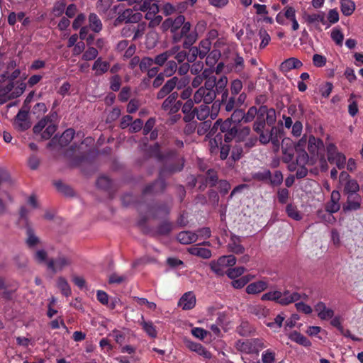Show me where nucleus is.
Listing matches in <instances>:
<instances>
[{
  "label": "nucleus",
  "instance_id": "42",
  "mask_svg": "<svg viewBox=\"0 0 363 363\" xmlns=\"http://www.w3.org/2000/svg\"><path fill=\"white\" fill-rule=\"evenodd\" d=\"M225 258H219L217 261H212L210 264L211 269L218 275L224 274V267L221 265Z\"/></svg>",
  "mask_w": 363,
  "mask_h": 363
},
{
  "label": "nucleus",
  "instance_id": "60",
  "mask_svg": "<svg viewBox=\"0 0 363 363\" xmlns=\"http://www.w3.org/2000/svg\"><path fill=\"white\" fill-rule=\"evenodd\" d=\"M286 213L290 218L296 220H299L302 218L296 208L291 204L286 206Z\"/></svg>",
  "mask_w": 363,
  "mask_h": 363
},
{
  "label": "nucleus",
  "instance_id": "56",
  "mask_svg": "<svg viewBox=\"0 0 363 363\" xmlns=\"http://www.w3.org/2000/svg\"><path fill=\"white\" fill-rule=\"evenodd\" d=\"M98 50L93 48L89 47L83 54L82 59L86 61L94 60L98 55Z\"/></svg>",
  "mask_w": 363,
  "mask_h": 363
},
{
  "label": "nucleus",
  "instance_id": "52",
  "mask_svg": "<svg viewBox=\"0 0 363 363\" xmlns=\"http://www.w3.org/2000/svg\"><path fill=\"white\" fill-rule=\"evenodd\" d=\"M276 354L272 350H267L262 354V363H274Z\"/></svg>",
  "mask_w": 363,
  "mask_h": 363
},
{
  "label": "nucleus",
  "instance_id": "40",
  "mask_svg": "<svg viewBox=\"0 0 363 363\" xmlns=\"http://www.w3.org/2000/svg\"><path fill=\"white\" fill-rule=\"evenodd\" d=\"M211 47V42L208 40H202L199 46L197 47V50H199L200 58H204L206 55L209 52Z\"/></svg>",
  "mask_w": 363,
  "mask_h": 363
},
{
  "label": "nucleus",
  "instance_id": "39",
  "mask_svg": "<svg viewBox=\"0 0 363 363\" xmlns=\"http://www.w3.org/2000/svg\"><path fill=\"white\" fill-rule=\"evenodd\" d=\"M34 260L38 264H46L48 262V252L44 249L36 250L33 255Z\"/></svg>",
  "mask_w": 363,
  "mask_h": 363
},
{
  "label": "nucleus",
  "instance_id": "27",
  "mask_svg": "<svg viewBox=\"0 0 363 363\" xmlns=\"http://www.w3.org/2000/svg\"><path fill=\"white\" fill-rule=\"evenodd\" d=\"M228 77L225 76H222L218 80L215 79V86H216V94L219 93H223L222 99L228 96V89H226L228 84Z\"/></svg>",
  "mask_w": 363,
  "mask_h": 363
},
{
  "label": "nucleus",
  "instance_id": "57",
  "mask_svg": "<svg viewBox=\"0 0 363 363\" xmlns=\"http://www.w3.org/2000/svg\"><path fill=\"white\" fill-rule=\"evenodd\" d=\"M259 35L261 39V43L259 44V48L261 49L264 48L269 43L271 38L266 30L260 29L259 32Z\"/></svg>",
  "mask_w": 363,
  "mask_h": 363
},
{
  "label": "nucleus",
  "instance_id": "45",
  "mask_svg": "<svg viewBox=\"0 0 363 363\" xmlns=\"http://www.w3.org/2000/svg\"><path fill=\"white\" fill-rule=\"evenodd\" d=\"M220 52L219 50L214 49L208 55H206V63L209 66H213L220 57Z\"/></svg>",
  "mask_w": 363,
  "mask_h": 363
},
{
  "label": "nucleus",
  "instance_id": "49",
  "mask_svg": "<svg viewBox=\"0 0 363 363\" xmlns=\"http://www.w3.org/2000/svg\"><path fill=\"white\" fill-rule=\"evenodd\" d=\"M57 286L61 290L62 293L65 296H68L71 294L70 287L65 278H63V277L58 278Z\"/></svg>",
  "mask_w": 363,
  "mask_h": 363
},
{
  "label": "nucleus",
  "instance_id": "25",
  "mask_svg": "<svg viewBox=\"0 0 363 363\" xmlns=\"http://www.w3.org/2000/svg\"><path fill=\"white\" fill-rule=\"evenodd\" d=\"M188 251L190 254L203 259H208L211 257V250L201 247L200 244L191 246L189 248Z\"/></svg>",
  "mask_w": 363,
  "mask_h": 363
},
{
  "label": "nucleus",
  "instance_id": "43",
  "mask_svg": "<svg viewBox=\"0 0 363 363\" xmlns=\"http://www.w3.org/2000/svg\"><path fill=\"white\" fill-rule=\"evenodd\" d=\"M270 177H271V172L268 169L259 171V172H254L252 174V178L255 180L259 181V182L268 181Z\"/></svg>",
  "mask_w": 363,
  "mask_h": 363
},
{
  "label": "nucleus",
  "instance_id": "13",
  "mask_svg": "<svg viewBox=\"0 0 363 363\" xmlns=\"http://www.w3.org/2000/svg\"><path fill=\"white\" fill-rule=\"evenodd\" d=\"M361 207V196L359 194L348 195L345 203L342 206L344 212L357 211Z\"/></svg>",
  "mask_w": 363,
  "mask_h": 363
},
{
  "label": "nucleus",
  "instance_id": "5",
  "mask_svg": "<svg viewBox=\"0 0 363 363\" xmlns=\"http://www.w3.org/2000/svg\"><path fill=\"white\" fill-rule=\"evenodd\" d=\"M340 182L344 186V193L348 195L357 194L359 189L357 182L351 179L349 174L345 172H342L340 174Z\"/></svg>",
  "mask_w": 363,
  "mask_h": 363
},
{
  "label": "nucleus",
  "instance_id": "34",
  "mask_svg": "<svg viewBox=\"0 0 363 363\" xmlns=\"http://www.w3.org/2000/svg\"><path fill=\"white\" fill-rule=\"evenodd\" d=\"M208 105V104H203L193 110V112L195 113V116H196V118L199 121H204L209 116L210 109Z\"/></svg>",
  "mask_w": 363,
  "mask_h": 363
},
{
  "label": "nucleus",
  "instance_id": "31",
  "mask_svg": "<svg viewBox=\"0 0 363 363\" xmlns=\"http://www.w3.org/2000/svg\"><path fill=\"white\" fill-rule=\"evenodd\" d=\"M355 3L352 0H340L341 12L345 16H351L355 10Z\"/></svg>",
  "mask_w": 363,
  "mask_h": 363
},
{
  "label": "nucleus",
  "instance_id": "9",
  "mask_svg": "<svg viewBox=\"0 0 363 363\" xmlns=\"http://www.w3.org/2000/svg\"><path fill=\"white\" fill-rule=\"evenodd\" d=\"M184 342L186 347L191 351L196 352L199 355L203 357L206 359L211 358V354L209 351L206 350L200 343L194 342L190 340L184 338Z\"/></svg>",
  "mask_w": 363,
  "mask_h": 363
},
{
  "label": "nucleus",
  "instance_id": "24",
  "mask_svg": "<svg viewBox=\"0 0 363 363\" xmlns=\"http://www.w3.org/2000/svg\"><path fill=\"white\" fill-rule=\"evenodd\" d=\"M199 235L191 231H182L177 235V239L182 244L189 245L196 242Z\"/></svg>",
  "mask_w": 363,
  "mask_h": 363
},
{
  "label": "nucleus",
  "instance_id": "16",
  "mask_svg": "<svg viewBox=\"0 0 363 363\" xmlns=\"http://www.w3.org/2000/svg\"><path fill=\"white\" fill-rule=\"evenodd\" d=\"M303 66L301 60L296 57H290L285 60L280 65V70L283 73H286L294 69H300Z\"/></svg>",
  "mask_w": 363,
  "mask_h": 363
},
{
  "label": "nucleus",
  "instance_id": "48",
  "mask_svg": "<svg viewBox=\"0 0 363 363\" xmlns=\"http://www.w3.org/2000/svg\"><path fill=\"white\" fill-rule=\"evenodd\" d=\"M177 69V64L174 60H169L167 62L165 67L164 69L163 74L166 77L172 76Z\"/></svg>",
  "mask_w": 363,
  "mask_h": 363
},
{
  "label": "nucleus",
  "instance_id": "29",
  "mask_svg": "<svg viewBox=\"0 0 363 363\" xmlns=\"http://www.w3.org/2000/svg\"><path fill=\"white\" fill-rule=\"evenodd\" d=\"M185 21V17L182 15L178 16L174 20L172 18H167L163 23V25H166L167 26L171 27V30L172 32L176 31L184 24Z\"/></svg>",
  "mask_w": 363,
  "mask_h": 363
},
{
  "label": "nucleus",
  "instance_id": "55",
  "mask_svg": "<svg viewBox=\"0 0 363 363\" xmlns=\"http://www.w3.org/2000/svg\"><path fill=\"white\" fill-rule=\"evenodd\" d=\"M252 278L253 277H250L249 275L242 277L240 279L233 280L232 281V286L235 289H241L245 285H246Z\"/></svg>",
  "mask_w": 363,
  "mask_h": 363
},
{
  "label": "nucleus",
  "instance_id": "36",
  "mask_svg": "<svg viewBox=\"0 0 363 363\" xmlns=\"http://www.w3.org/2000/svg\"><path fill=\"white\" fill-rule=\"evenodd\" d=\"M140 325L144 331L151 337L155 338L157 335V332L156 330L155 326L153 323L151 321H145L143 320L140 322Z\"/></svg>",
  "mask_w": 363,
  "mask_h": 363
},
{
  "label": "nucleus",
  "instance_id": "46",
  "mask_svg": "<svg viewBox=\"0 0 363 363\" xmlns=\"http://www.w3.org/2000/svg\"><path fill=\"white\" fill-rule=\"evenodd\" d=\"M113 0H99L96 3V9L100 13H106L111 8Z\"/></svg>",
  "mask_w": 363,
  "mask_h": 363
},
{
  "label": "nucleus",
  "instance_id": "20",
  "mask_svg": "<svg viewBox=\"0 0 363 363\" xmlns=\"http://www.w3.org/2000/svg\"><path fill=\"white\" fill-rule=\"evenodd\" d=\"M323 143L321 140L316 138L313 135L309 137L308 150L311 155L318 156L320 150H323Z\"/></svg>",
  "mask_w": 363,
  "mask_h": 363
},
{
  "label": "nucleus",
  "instance_id": "59",
  "mask_svg": "<svg viewBox=\"0 0 363 363\" xmlns=\"http://www.w3.org/2000/svg\"><path fill=\"white\" fill-rule=\"evenodd\" d=\"M257 113V108L255 106H251L246 113H244L243 121L250 123L252 121Z\"/></svg>",
  "mask_w": 363,
  "mask_h": 363
},
{
  "label": "nucleus",
  "instance_id": "61",
  "mask_svg": "<svg viewBox=\"0 0 363 363\" xmlns=\"http://www.w3.org/2000/svg\"><path fill=\"white\" fill-rule=\"evenodd\" d=\"M66 4L63 0H60L57 1L52 9V13L55 16H61L65 9Z\"/></svg>",
  "mask_w": 363,
  "mask_h": 363
},
{
  "label": "nucleus",
  "instance_id": "8",
  "mask_svg": "<svg viewBox=\"0 0 363 363\" xmlns=\"http://www.w3.org/2000/svg\"><path fill=\"white\" fill-rule=\"evenodd\" d=\"M315 311L318 317L322 320H326L332 318L335 315V311L328 308L323 301L318 302L314 306Z\"/></svg>",
  "mask_w": 363,
  "mask_h": 363
},
{
  "label": "nucleus",
  "instance_id": "2",
  "mask_svg": "<svg viewBox=\"0 0 363 363\" xmlns=\"http://www.w3.org/2000/svg\"><path fill=\"white\" fill-rule=\"evenodd\" d=\"M26 85L23 82L19 83L15 86L13 82H8L0 85V104H4L8 101L18 98L23 94Z\"/></svg>",
  "mask_w": 363,
  "mask_h": 363
},
{
  "label": "nucleus",
  "instance_id": "38",
  "mask_svg": "<svg viewBox=\"0 0 363 363\" xmlns=\"http://www.w3.org/2000/svg\"><path fill=\"white\" fill-rule=\"evenodd\" d=\"M56 116L55 113H53L50 116H46L43 118H42L40 121H38L37 124H35L33 127V132L35 134L42 133L43 130L45 129V126L48 125V123L50 122V118L54 117Z\"/></svg>",
  "mask_w": 363,
  "mask_h": 363
},
{
  "label": "nucleus",
  "instance_id": "47",
  "mask_svg": "<svg viewBox=\"0 0 363 363\" xmlns=\"http://www.w3.org/2000/svg\"><path fill=\"white\" fill-rule=\"evenodd\" d=\"M331 38L333 40L340 46L342 45L343 40H344V35L342 33V31L337 28H334L331 31Z\"/></svg>",
  "mask_w": 363,
  "mask_h": 363
},
{
  "label": "nucleus",
  "instance_id": "62",
  "mask_svg": "<svg viewBox=\"0 0 363 363\" xmlns=\"http://www.w3.org/2000/svg\"><path fill=\"white\" fill-rule=\"evenodd\" d=\"M270 184L274 186H278L283 182V175L280 171H275L271 177L269 179Z\"/></svg>",
  "mask_w": 363,
  "mask_h": 363
},
{
  "label": "nucleus",
  "instance_id": "11",
  "mask_svg": "<svg viewBox=\"0 0 363 363\" xmlns=\"http://www.w3.org/2000/svg\"><path fill=\"white\" fill-rule=\"evenodd\" d=\"M308 24L313 25L316 28L320 30V23L323 25L327 24V21L323 12H318L312 14H305L303 16Z\"/></svg>",
  "mask_w": 363,
  "mask_h": 363
},
{
  "label": "nucleus",
  "instance_id": "26",
  "mask_svg": "<svg viewBox=\"0 0 363 363\" xmlns=\"http://www.w3.org/2000/svg\"><path fill=\"white\" fill-rule=\"evenodd\" d=\"M272 139L270 143L272 145V147L274 152H278L280 147V140L282 138L281 131L276 126H272L271 128Z\"/></svg>",
  "mask_w": 363,
  "mask_h": 363
},
{
  "label": "nucleus",
  "instance_id": "30",
  "mask_svg": "<svg viewBox=\"0 0 363 363\" xmlns=\"http://www.w3.org/2000/svg\"><path fill=\"white\" fill-rule=\"evenodd\" d=\"M110 67L108 62L102 61L101 58H98L92 66V69L95 71L96 75H101L106 73Z\"/></svg>",
  "mask_w": 363,
  "mask_h": 363
},
{
  "label": "nucleus",
  "instance_id": "37",
  "mask_svg": "<svg viewBox=\"0 0 363 363\" xmlns=\"http://www.w3.org/2000/svg\"><path fill=\"white\" fill-rule=\"evenodd\" d=\"M57 130V125L52 122L51 118H50V122L45 126V130L41 133V138L43 140H48L55 133Z\"/></svg>",
  "mask_w": 363,
  "mask_h": 363
},
{
  "label": "nucleus",
  "instance_id": "7",
  "mask_svg": "<svg viewBox=\"0 0 363 363\" xmlns=\"http://www.w3.org/2000/svg\"><path fill=\"white\" fill-rule=\"evenodd\" d=\"M71 261L67 257L60 255L55 259L48 260L46 265L48 269L51 270L53 273H57L68 267Z\"/></svg>",
  "mask_w": 363,
  "mask_h": 363
},
{
  "label": "nucleus",
  "instance_id": "32",
  "mask_svg": "<svg viewBox=\"0 0 363 363\" xmlns=\"http://www.w3.org/2000/svg\"><path fill=\"white\" fill-rule=\"evenodd\" d=\"M89 28L95 33H99L102 29V23L96 14L92 13L89 16Z\"/></svg>",
  "mask_w": 363,
  "mask_h": 363
},
{
  "label": "nucleus",
  "instance_id": "15",
  "mask_svg": "<svg viewBox=\"0 0 363 363\" xmlns=\"http://www.w3.org/2000/svg\"><path fill=\"white\" fill-rule=\"evenodd\" d=\"M26 244L30 249H34L41 245L40 239L36 235L34 230L30 226L26 227Z\"/></svg>",
  "mask_w": 363,
  "mask_h": 363
},
{
  "label": "nucleus",
  "instance_id": "4",
  "mask_svg": "<svg viewBox=\"0 0 363 363\" xmlns=\"http://www.w3.org/2000/svg\"><path fill=\"white\" fill-rule=\"evenodd\" d=\"M328 160L330 163L335 164L340 169L345 167L346 163V157L341 152L337 151V147L330 143L327 146Z\"/></svg>",
  "mask_w": 363,
  "mask_h": 363
},
{
  "label": "nucleus",
  "instance_id": "58",
  "mask_svg": "<svg viewBox=\"0 0 363 363\" xmlns=\"http://www.w3.org/2000/svg\"><path fill=\"white\" fill-rule=\"evenodd\" d=\"M154 64L153 59L149 57H144L140 59V69L141 72H146Z\"/></svg>",
  "mask_w": 363,
  "mask_h": 363
},
{
  "label": "nucleus",
  "instance_id": "63",
  "mask_svg": "<svg viewBox=\"0 0 363 363\" xmlns=\"http://www.w3.org/2000/svg\"><path fill=\"white\" fill-rule=\"evenodd\" d=\"M169 58V57L167 55V53L166 52H163L156 55L155 59H153V62L155 64L161 67V66H163L165 64V62H167Z\"/></svg>",
  "mask_w": 363,
  "mask_h": 363
},
{
  "label": "nucleus",
  "instance_id": "12",
  "mask_svg": "<svg viewBox=\"0 0 363 363\" xmlns=\"http://www.w3.org/2000/svg\"><path fill=\"white\" fill-rule=\"evenodd\" d=\"M13 125L15 128L18 130H27L30 124L28 121V112L26 111H20L14 120Z\"/></svg>",
  "mask_w": 363,
  "mask_h": 363
},
{
  "label": "nucleus",
  "instance_id": "23",
  "mask_svg": "<svg viewBox=\"0 0 363 363\" xmlns=\"http://www.w3.org/2000/svg\"><path fill=\"white\" fill-rule=\"evenodd\" d=\"M240 243V237L232 235L228 245V250L235 254H242L245 252V247Z\"/></svg>",
  "mask_w": 363,
  "mask_h": 363
},
{
  "label": "nucleus",
  "instance_id": "35",
  "mask_svg": "<svg viewBox=\"0 0 363 363\" xmlns=\"http://www.w3.org/2000/svg\"><path fill=\"white\" fill-rule=\"evenodd\" d=\"M249 312L259 318L266 317L269 314V310L262 305H254L249 307Z\"/></svg>",
  "mask_w": 363,
  "mask_h": 363
},
{
  "label": "nucleus",
  "instance_id": "1",
  "mask_svg": "<svg viewBox=\"0 0 363 363\" xmlns=\"http://www.w3.org/2000/svg\"><path fill=\"white\" fill-rule=\"evenodd\" d=\"M214 87L215 80L213 79L205 81L203 86H200L193 95L195 104H199L201 102L205 104H211L216 98Z\"/></svg>",
  "mask_w": 363,
  "mask_h": 363
},
{
  "label": "nucleus",
  "instance_id": "50",
  "mask_svg": "<svg viewBox=\"0 0 363 363\" xmlns=\"http://www.w3.org/2000/svg\"><path fill=\"white\" fill-rule=\"evenodd\" d=\"M125 331L119 330H113L109 334V336L113 337L116 342L121 345L125 342Z\"/></svg>",
  "mask_w": 363,
  "mask_h": 363
},
{
  "label": "nucleus",
  "instance_id": "51",
  "mask_svg": "<svg viewBox=\"0 0 363 363\" xmlns=\"http://www.w3.org/2000/svg\"><path fill=\"white\" fill-rule=\"evenodd\" d=\"M184 41L183 43V47L184 48H190L197 40L198 35L196 32H191L186 35H184Z\"/></svg>",
  "mask_w": 363,
  "mask_h": 363
},
{
  "label": "nucleus",
  "instance_id": "19",
  "mask_svg": "<svg viewBox=\"0 0 363 363\" xmlns=\"http://www.w3.org/2000/svg\"><path fill=\"white\" fill-rule=\"evenodd\" d=\"M141 13H134L131 9H125L121 13L116 19V21L122 22L125 21V23H135L140 20Z\"/></svg>",
  "mask_w": 363,
  "mask_h": 363
},
{
  "label": "nucleus",
  "instance_id": "21",
  "mask_svg": "<svg viewBox=\"0 0 363 363\" xmlns=\"http://www.w3.org/2000/svg\"><path fill=\"white\" fill-rule=\"evenodd\" d=\"M267 287V281L259 280L247 285L245 290L248 294H257L264 291Z\"/></svg>",
  "mask_w": 363,
  "mask_h": 363
},
{
  "label": "nucleus",
  "instance_id": "41",
  "mask_svg": "<svg viewBox=\"0 0 363 363\" xmlns=\"http://www.w3.org/2000/svg\"><path fill=\"white\" fill-rule=\"evenodd\" d=\"M285 317L282 314H279L274 318V321L267 323V325L274 331L277 332L279 328L282 326L283 322Z\"/></svg>",
  "mask_w": 363,
  "mask_h": 363
},
{
  "label": "nucleus",
  "instance_id": "44",
  "mask_svg": "<svg viewBox=\"0 0 363 363\" xmlns=\"http://www.w3.org/2000/svg\"><path fill=\"white\" fill-rule=\"evenodd\" d=\"M244 118V111L240 108H236L233 111L230 118H228L225 121H230V123H239L240 121H243Z\"/></svg>",
  "mask_w": 363,
  "mask_h": 363
},
{
  "label": "nucleus",
  "instance_id": "18",
  "mask_svg": "<svg viewBox=\"0 0 363 363\" xmlns=\"http://www.w3.org/2000/svg\"><path fill=\"white\" fill-rule=\"evenodd\" d=\"M178 304L183 310H190L196 305V296L191 291L186 292L181 297Z\"/></svg>",
  "mask_w": 363,
  "mask_h": 363
},
{
  "label": "nucleus",
  "instance_id": "28",
  "mask_svg": "<svg viewBox=\"0 0 363 363\" xmlns=\"http://www.w3.org/2000/svg\"><path fill=\"white\" fill-rule=\"evenodd\" d=\"M230 70L236 73H240L245 69V61L242 56L235 53L233 58V62L230 65Z\"/></svg>",
  "mask_w": 363,
  "mask_h": 363
},
{
  "label": "nucleus",
  "instance_id": "54",
  "mask_svg": "<svg viewBox=\"0 0 363 363\" xmlns=\"http://www.w3.org/2000/svg\"><path fill=\"white\" fill-rule=\"evenodd\" d=\"M243 87V84L241 80L236 79L231 82L230 83V92L231 95L236 96L238 95L242 90Z\"/></svg>",
  "mask_w": 363,
  "mask_h": 363
},
{
  "label": "nucleus",
  "instance_id": "64",
  "mask_svg": "<svg viewBox=\"0 0 363 363\" xmlns=\"http://www.w3.org/2000/svg\"><path fill=\"white\" fill-rule=\"evenodd\" d=\"M121 85V79L118 75H114L111 78L110 88L113 91H117L120 89Z\"/></svg>",
  "mask_w": 363,
  "mask_h": 363
},
{
  "label": "nucleus",
  "instance_id": "6",
  "mask_svg": "<svg viewBox=\"0 0 363 363\" xmlns=\"http://www.w3.org/2000/svg\"><path fill=\"white\" fill-rule=\"evenodd\" d=\"M214 126H219L221 133H224V140L225 143L230 142L233 139H238V128L235 125H233L230 121L220 122L217 121Z\"/></svg>",
  "mask_w": 363,
  "mask_h": 363
},
{
  "label": "nucleus",
  "instance_id": "14",
  "mask_svg": "<svg viewBox=\"0 0 363 363\" xmlns=\"http://www.w3.org/2000/svg\"><path fill=\"white\" fill-rule=\"evenodd\" d=\"M178 94L177 92H174L170 94L163 102L162 108L164 111H168L169 113H173L177 111L181 106L180 102H177L173 106V104L175 103L176 99L177 98Z\"/></svg>",
  "mask_w": 363,
  "mask_h": 363
},
{
  "label": "nucleus",
  "instance_id": "53",
  "mask_svg": "<svg viewBox=\"0 0 363 363\" xmlns=\"http://www.w3.org/2000/svg\"><path fill=\"white\" fill-rule=\"evenodd\" d=\"M245 267H238L228 269L226 272V274L230 279H235V278L241 276L245 272Z\"/></svg>",
  "mask_w": 363,
  "mask_h": 363
},
{
  "label": "nucleus",
  "instance_id": "17",
  "mask_svg": "<svg viewBox=\"0 0 363 363\" xmlns=\"http://www.w3.org/2000/svg\"><path fill=\"white\" fill-rule=\"evenodd\" d=\"M281 149L284 155V160L287 162L291 161L294 156L293 142L289 138L283 139Z\"/></svg>",
  "mask_w": 363,
  "mask_h": 363
},
{
  "label": "nucleus",
  "instance_id": "3",
  "mask_svg": "<svg viewBox=\"0 0 363 363\" xmlns=\"http://www.w3.org/2000/svg\"><path fill=\"white\" fill-rule=\"evenodd\" d=\"M236 348L246 354H257L259 351L267 347L265 341L262 339L255 338L245 341L238 340L236 342Z\"/></svg>",
  "mask_w": 363,
  "mask_h": 363
},
{
  "label": "nucleus",
  "instance_id": "22",
  "mask_svg": "<svg viewBox=\"0 0 363 363\" xmlns=\"http://www.w3.org/2000/svg\"><path fill=\"white\" fill-rule=\"evenodd\" d=\"M283 296L280 301V304L283 306L289 305L291 303L296 302L302 298L301 294L297 292L291 293L289 290H285L282 293Z\"/></svg>",
  "mask_w": 363,
  "mask_h": 363
},
{
  "label": "nucleus",
  "instance_id": "10",
  "mask_svg": "<svg viewBox=\"0 0 363 363\" xmlns=\"http://www.w3.org/2000/svg\"><path fill=\"white\" fill-rule=\"evenodd\" d=\"M340 194L338 191L334 190L330 195V199L325 204V210L328 213H334L340 209Z\"/></svg>",
  "mask_w": 363,
  "mask_h": 363
},
{
  "label": "nucleus",
  "instance_id": "33",
  "mask_svg": "<svg viewBox=\"0 0 363 363\" xmlns=\"http://www.w3.org/2000/svg\"><path fill=\"white\" fill-rule=\"evenodd\" d=\"M289 338L291 340L303 345L304 347L311 346V342L302 334L297 331H294L289 335Z\"/></svg>",
  "mask_w": 363,
  "mask_h": 363
}]
</instances>
